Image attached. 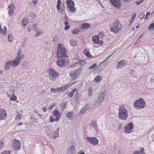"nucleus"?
Segmentation results:
<instances>
[{
    "label": "nucleus",
    "instance_id": "nucleus-1",
    "mask_svg": "<svg viewBox=\"0 0 154 154\" xmlns=\"http://www.w3.org/2000/svg\"><path fill=\"white\" fill-rule=\"evenodd\" d=\"M22 53L21 50L20 49L17 54L16 57L14 60H9L6 62L4 67V69L5 70L8 71L9 69L10 65L14 67L17 66L20 64L24 57V55L22 54Z\"/></svg>",
    "mask_w": 154,
    "mask_h": 154
},
{
    "label": "nucleus",
    "instance_id": "nucleus-2",
    "mask_svg": "<svg viewBox=\"0 0 154 154\" xmlns=\"http://www.w3.org/2000/svg\"><path fill=\"white\" fill-rule=\"evenodd\" d=\"M118 117L122 121H125L128 118V111L125 106L122 105L118 108Z\"/></svg>",
    "mask_w": 154,
    "mask_h": 154
},
{
    "label": "nucleus",
    "instance_id": "nucleus-3",
    "mask_svg": "<svg viewBox=\"0 0 154 154\" xmlns=\"http://www.w3.org/2000/svg\"><path fill=\"white\" fill-rule=\"evenodd\" d=\"M56 54L58 58H63L66 56V50L62 44H58Z\"/></svg>",
    "mask_w": 154,
    "mask_h": 154
},
{
    "label": "nucleus",
    "instance_id": "nucleus-4",
    "mask_svg": "<svg viewBox=\"0 0 154 154\" xmlns=\"http://www.w3.org/2000/svg\"><path fill=\"white\" fill-rule=\"evenodd\" d=\"M122 27V25L119 23L118 20H115L110 26V30L114 33H117L121 30Z\"/></svg>",
    "mask_w": 154,
    "mask_h": 154
},
{
    "label": "nucleus",
    "instance_id": "nucleus-5",
    "mask_svg": "<svg viewBox=\"0 0 154 154\" xmlns=\"http://www.w3.org/2000/svg\"><path fill=\"white\" fill-rule=\"evenodd\" d=\"M134 108L139 109L144 108L146 106V103L143 99L140 98L135 101L134 103Z\"/></svg>",
    "mask_w": 154,
    "mask_h": 154
},
{
    "label": "nucleus",
    "instance_id": "nucleus-6",
    "mask_svg": "<svg viewBox=\"0 0 154 154\" xmlns=\"http://www.w3.org/2000/svg\"><path fill=\"white\" fill-rule=\"evenodd\" d=\"M106 95V92L105 91L100 92L98 97L97 100L95 102V105L100 106L101 103L104 100V98Z\"/></svg>",
    "mask_w": 154,
    "mask_h": 154
},
{
    "label": "nucleus",
    "instance_id": "nucleus-7",
    "mask_svg": "<svg viewBox=\"0 0 154 154\" xmlns=\"http://www.w3.org/2000/svg\"><path fill=\"white\" fill-rule=\"evenodd\" d=\"M66 3L69 12L73 13L75 11L76 8L74 7L75 3L72 0H66Z\"/></svg>",
    "mask_w": 154,
    "mask_h": 154
},
{
    "label": "nucleus",
    "instance_id": "nucleus-8",
    "mask_svg": "<svg viewBox=\"0 0 154 154\" xmlns=\"http://www.w3.org/2000/svg\"><path fill=\"white\" fill-rule=\"evenodd\" d=\"M59 74L52 68L49 69L48 76L52 81H54L59 76Z\"/></svg>",
    "mask_w": 154,
    "mask_h": 154
},
{
    "label": "nucleus",
    "instance_id": "nucleus-9",
    "mask_svg": "<svg viewBox=\"0 0 154 154\" xmlns=\"http://www.w3.org/2000/svg\"><path fill=\"white\" fill-rule=\"evenodd\" d=\"M83 67V66H81L78 69H75L74 70H71L70 72L71 76L74 79L77 78L81 72L82 69Z\"/></svg>",
    "mask_w": 154,
    "mask_h": 154
},
{
    "label": "nucleus",
    "instance_id": "nucleus-10",
    "mask_svg": "<svg viewBox=\"0 0 154 154\" xmlns=\"http://www.w3.org/2000/svg\"><path fill=\"white\" fill-rule=\"evenodd\" d=\"M60 130L59 128H57L55 131L54 132H49L48 130H47L46 131L48 135L50 136L53 139H55L59 136V131Z\"/></svg>",
    "mask_w": 154,
    "mask_h": 154
},
{
    "label": "nucleus",
    "instance_id": "nucleus-11",
    "mask_svg": "<svg viewBox=\"0 0 154 154\" xmlns=\"http://www.w3.org/2000/svg\"><path fill=\"white\" fill-rule=\"evenodd\" d=\"M21 143L18 140L14 139L13 140L12 148L16 151H18L20 149Z\"/></svg>",
    "mask_w": 154,
    "mask_h": 154
},
{
    "label": "nucleus",
    "instance_id": "nucleus-12",
    "mask_svg": "<svg viewBox=\"0 0 154 154\" xmlns=\"http://www.w3.org/2000/svg\"><path fill=\"white\" fill-rule=\"evenodd\" d=\"M111 4L117 9H119L121 6V3L120 0H110Z\"/></svg>",
    "mask_w": 154,
    "mask_h": 154
},
{
    "label": "nucleus",
    "instance_id": "nucleus-13",
    "mask_svg": "<svg viewBox=\"0 0 154 154\" xmlns=\"http://www.w3.org/2000/svg\"><path fill=\"white\" fill-rule=\"evenodd\" d=\"M134 126L131 123L128 124L125 128V132L127 133H129L133 131Z\"/></svg>",
    "mask_w": 154,
    "mask_h": 154
},
{
    "label": "nucleus",
    "instance_id": "nucleus-14",
    "mask_svg": "<svg viewBox=\"0 0 154 154\" xmlns=\"http://www.w3.org/2000/svg\"><path fill=\"white\" fill-rule=\"evenodd\" d=\"M97 126L96 123H92L90 125V132L91 134L95 133L97 132Z\"/></svg>",
    "mask_w": 154,
    "mask_h": 154
},
{
    "label": "nucleus",
    "instance_id": "nucleus-15",
    "mask_svg": "<svg viewBox=\"0 0 154 154\" xmlns=\"http://www.w3.org/2000/svg\"><path fill=\"white\" fill-rule=\"evenodd\" d=\"M86 139L88 142L94 145H96L98 144V141L95 137H87Z\"/></svg>",
    "mask_w": 154,
    "mask_h": 154
},
{
    "label": "nucleus",
    "instance_id": "nucleus-16",
    "mask_svg": "<svg viewBox=\"0 0 154 154\" xmlns=\"http://www.w3.org/2000/svg\"><path fill=\"white\" fill-rule=\"evenodd\" d=\"M68 62V61L67 60L59 59L57 60V63L58 66H64L65 63Z\"/></svg>",
    "mask_w": 154,
    "mask_h": 154
},
{
    "label": "nucleus",
    "instance_id": "nucleus-17",
    "mask_svg": "<svg viewBox=\"0 0 154 154\" xmlns=\"http://www.w3.org/2000/svg\"><path fill=\"white\" fill-rule=\"evenodd\" d=\"M6 113L5 110L2 109H0V120H5L6 117Z\"/></svg>",
    "mask_w": 154,
    "mask_h": 154
},
{
    "label": "nucleus",
    "instance_id": "nucleus-18",
    "mask_svg": "<svg viewBox=\"0 0 154 154\" xmlns=\"http://www.w3.org/2000/svg\"><path fill=\"white\" fill-rule=\"evenodd\" d=\"M53 114L54 116L56 117L55 121L58 122L59 120L61 115V113L57 109L54 110L53 111Z\"/></svg>",
    "mask_w": 154,
    "mask_h": 154
},
{
    "label": "nucleus",
    "instance_id": "nucleus-19",
    "mask_svg": "<svg viewBox=\"0 0 154 154\" xmlns=\"http://www.w3.org/2000/svg\"><path fill=\"white\" fill-rule=\"evenodd\" d=\"M70 87V85L69 84L63 85L62 87L59 88V92L65 91Z\"/></svg>",
    "mask_w": 154,
    "mask_h": 154
},
{
    "label": "nucleus",
    "instance_id": "nucleus-20",
    "mask_svg": "<svg viewBox=\"0 0 154 154\" xmlns=\"http://www.w3.org/2000/svg\"><path fill=\"white\" fill-rule=\"evenodd\" d=\"M90 25L88 23H83L81 25L80 28L82 30L87 29L90 28Z\"/></svg>",
    "mask_w": 154,
    "mask_h": 154
},
{
    "label": "nucleus",
    "instance_id": "nucleus-21",
    "mask_svg": "<svg viewBox=\"0 0 154 154\" xmlns=\"http://www.w3.org/2000/svg\"><path fill=\"white\" fill-rule=\"evenodd\" d=\"M36 25H33V27L34 28H35ZM35 32H36V34H35V36H38L41 35L43 33V31L42 30H39L37 28H35Z\"/></svg>",
    "mask_w": 154,
    "mask_h": 154
},
{
    "label": "nucleus",
    "instance_id": "nucleus-22",
    "mask_svg": "<svg viewBox=\"0 0 154 154\" xmlns=\"http://www.w3.org/2000/svg\"><path fill=\"white\" fill-rule=\"evenodd\" d=\"M125 65L124 61L122 60L117 63L116 67L117 69L122 68Z\"/></svg>",
    "mask_w": 154,
    "mask_h": 154
},
{
    "label": "nucleus",
    "instance_id": "nucleus-23",
    "mask_svg": "<svg viewBox=\"0 0 154 154\" xmlns=\"http://www.w3.org/2000/svg\"><path fill=\"white\" fill-rule=\"evenodd\" d=\"M83 53L88 57H92L91 55L90 54L89 50L88 48H85L83 51Z\"/></svg>",
    "mask_w": 154,
    "mask_h": 154
},
{
    "label": "nucleus",
    "instance_id": "nucleus-24",
    "mask_svg": "<svg viewBox=\"0 0 154 154\" xmlns=\"http://www.w3.org/2000/svg\"><path fill=\"white\" fill-rule=\"evenodd\" d=\"M74 113L73 112H70L66 113V116L67 118L69 119L70 120H72L73 119L72 117Z\"/></svg>",
    "mask_w": 154,
    "mask_h": 154
},
{
    "label": "nucleus",
    "instance_id": "nucleus-25",
    "mask_svg": "<svg viewBox=\"0 0 154 154\" xmlns=\"http://www.w3.org/2000/svg\"><path fill=\"white\" fill-rule=\"evenodd\" d=\"M99 38L97 35H95L93 37L92 40L93 42L95 44H98Z\"/></svg>",
    "mask_w": 154,
    "mask_h": 154
},
{
    "label": "nucleus",
    "instance_id": "nucleus-26",
    "mask_svg": "<svg viewBox=\"0 0 154 154\" xmlns=\"http://www.w3.org/2000/svg\"><path fill=\"white\" fill-rule=\"evenodd\" d=\"M2 25L0 24V32L2 34H4L6 35L7 32L6 28L5 27H4V30L3 29L1 28Z\"/></svg>",
    "mask_w": 154,
    "mask_h": 154
},
{
    "label": "nucleus",
    "instance_id": "nucleus-27",
    "mask_svg": "<svg viewBox=\"0 0 154 154\" xmlns=\"http://www.w3.org/2000/svg\"><path fill=\"white\" fill-rule=\"evenodd\" d=\"M144 149L143 148H142L140 149V151H135L134 152V154H143L144 152Z\"/></svg>",
    "mask_w": 154,
    "mask_h": 154
},
{
    "label": "nucleus",
    "instance_id": "nucleus-28",
    "mask_svg": "<svg viewBox=\"0 0 154 154\" xmlns=\"http://www.w3.org/2000/svg\"><path fill=\"white\" fill-rule=\"evenodd\" d=\"M102 78L100 76H97L95 77L94 81L95 82L97 83L100 82Z\"/></svg>",
    "mask_w": 154,
    "mask_h": 154
},
{
    "label": "nucleus",
    "instance_id": "nucleus-29",
    "mask_svg": "<svg viewBox=\"0 0 154 154\" xmlns=\"http://www.w3.org/2000/svg\"><path fill=\"white\" fill-rule=\"evenodd\" d=\"M28 22L27 18H25L22 20V23L24 26H26L28 24Z\"/></svg>",
    "mask_w": 154,
    "mask_h": 154
},
{
    "label": "nucleus",
    "instance_id": "nucleus-30",
    "mask_svg": "<svg viewBox=\"0 0 154 154\" xmlns=\"http://www.w3.org/2000/svg\"><path fill=\"white\" fill-rule=\"evenodd\" d=\"M88 107V106L86 105L85 106L81 109L80 111V113L81 114L84 113L87 110Z\"/></svg>",
    "mask_w": 154,
    "mask_h": 154
},
{
    "label": "nucleus",
    "instance_id": "nucleus-31",
    "mask_svg": "<svg viewBox=\"0 0 154 154\" xmlns=\"http://www.w3.org/2000/svg\"><path fill=\"white\" fill-rule=\"evenodd\" d=\"M51 91L54 93H57L59 92V88H52L51 89Z\"/></svg>",
    "mask_w": 154,
    "mask_h": 154
},
{
    "label": "nucleus",
    "instance_id": "nucleus-32",
    "mask_svg": "<svg viewBox=\"0 0 154 154\" xmlns=\"http://www.w3.org/2000/svg\"><path fill=\"white\" fill-rule=\"evenodd\" d=\"M136 17V13L133 14L132 15L131 18V19L129 24L131 25L132 24V22L134 20V19Z\"/></svg>",
    "mask_w": 154,
    "mask_h": 154
},
{
    "label": "nucleus",
    "instance_id": "nucleus-33",
    "mask_svg": "<svg viewBox=\"0 0 154 154\" xmlns=\"http://www.w3.org/2000/svg\"><path fill=\"white\" fill-rule=\"evenodd\" d=\"M70 43L72 46H74L76 45L77 42L76 40L74 39H71L70 41Z\"/></svg>",
    "mask_w": 154,
    "mask_h": 154
},
{
    "label": "nucleus",
    "instance_id": "nucleus-34",
    "mask_svg": "<svg viewBox=\"0 0 154 154\" xmlns=\"http://www.w3.org/2000/svg\"><path fill=\"white\" fill-rule=\"evenodd\" d=\"M61 4L60 0H58L57 1V8L58 11H60V5Z\"/></svg>",
    "mask_w": 154,
    "mask_h": 154
},
{
    "label": "nucleus",
    "instance_id": "nucleus-35",
    "mask_svg": "<svg viewBox=\"0 0 154 154\" xmlns=\"http://www.w3.org/2000/svg\"><path fill=\"white\" fill-rule=\"evenodd\" d=\"M79 32V30L78 28H75L72 31V34H78Z\"/></svg>",
    "mask_w": 154,
    "mask_h": 154
},
{
    "label": "nucleus",
    "instance_id": "nucleus-36",
    "mask_svg": "<svg viewBox=\"0 0 154 154\" xmlns=\"http://www.w3.org/2000/svg\"><path fill=\"white\" fill-rule=\"evenodd\" d=\"M67 103L66 102H64L63 104L61 105V107L62 110H64L66 108Z\"/></svg>",
    "mask_w": 154,
    "mask_h": 154
},
{
    "label": "nucleus",
    "instance_id": "nucleus-37",
    "mask_svg": "<svg viewBox=\"0 0 154 154\" xmlns=\"http://www.w3.org/2000/svg\"><path fill=\"white\" fill-rule=\"evenodd\" d=\"M8 37L9 41L10 42H12L13 40V36L12 35V34H9L8 35Z\"/></svg>",
    "mask_w": 154,
    "mask_h": 154
},
{
    "label": "nucleus",
    "instance_id": "nucleus-38",
    "mask_svg": "<svg viewBox=\"0 0 154 154\" xmlns=\"http://www.w3.org/2000/svg\"><path fill=\"white\" fill-rule=\"evenodd\" d=\"M154 28V23H151L149 26L148 29L149 30H152Z\"/></svg>",
    "mask_w": 154,
    "mask_h": 154
},
{
    "label": "nucleus",
    "instance_id": "nucleus-39",
    "mask_svg": "<svg viewBox=\"0 0 154 154\" xmlns=\"http://www.w3.org/2000/svg\"><path fill=\"white\" fill-rule=\"evenodd\" d=\"M9 10L8 14L10 15L11 16L14 14V11L13 8H9Z\"/></svg>",
    "mask_w": 154,
    "mask_h": 154
},
{
    "label": "nucleus",
    "instance_id": "nucleus-40",
    "mask_svg": "<svg viewBox=\"0 0 154 154\" xmlns=\"http://www.w3.org/2000/svg\"><path fill=\"white\" fill-rule=\"evenodd\" d=\"M96 66L97 64L96 63H94L90 66L88 68V69L89 70H91L92 69H94L96 67Z\"/></svg>",
    "mask_w": 154,
    "mask_h": 154
},
{
    "label": "nucleus",
    "instance_id": "nucleus-41",
    "mask_svg": "<svg viewBox=\"0 0 154 154\" xmlns=\"http://www.w3.org/2000/svg\"><path fill=\"white\" fill-rule=\"evenodd\" d=\"M145 16V14L144 13L142 12L140 14L139 16V17L140 19H143Z\"/></svg>",
    "mask_w": 154,
    "mask_h": 154
},
{
    "label": "nucleus",
    "instance_id": "nucleus-42",
    "mask_svg": "<svg viewBox=\"0 0 154 154\" xmlns=\"http://www.w3.org/2000/svg\"><path fill=\"white\" fill-rule=\"evenodd\" d=\"M92 89L91 88V87H90L88 91V96H91L92 95Z\"/></svg>",
    "mask_w": 154,
    "mask_h": 154
},
{
    "label": "nucleus",
    "instance_id": "nucleus-43",
    "mask_svg": "<svg viewBox=\"0 0 154 154\" xmlns=\"http://www.w3.org/2000/svg\"><path fill=\"white\" fill-rule=\"evenodd\" d=\"M0 154H10V152L9 151H4L2 152Z\"/></svg>",
    "mask_w": 154,
    "mask_h": 154
},
{
    "label": "nucleus",
    "instance_id": "nucleus-44",
    "mask_svg": "<svg viewBox=\"0 0 154 154\" xmlns=\"http://www.w3.org/2000/svg\"><path fill=\"white\" fill-rule=\"evenodd\" d=\"M55 105H56L55 103H53L52 105L51 106H50L48 107V109H49L51 110L53 109V107H54L55 106Z\"/></svg>",
    "mask_w": 154,
    "mask_h": 154
},
{
    "label": "nucleus",
    "instance_id": "nucleus-45",
    "mask_svg": "<svg viewBox=\"0 0 154 154\" xmlns=\"http://www.w3.org/2000/svg\"><path fill=\"white\" fill-rule=\"evenodd\" d=\"M17 98V97L16 96H13L11 97L10 100L12 101H15Z\"/></svg>",
    "mask_w": 154,
    "mask_h": 154
},
{
    "label": "nucleus",
    "instance_id": "nucleus-46",
    "mask_svg": "<svg viewBox=\"0 0 154 154\" xmlns=\"http://www.w3.org/2000/svg\"><path fill=\"white\" fill-rule=\"evenodd\" d=\"M85 63V61L84 60H82L79 61V63L81 65H83Z\"/></svg>",
    "mask_w": 154,
    "mask_h": 154
},
{
    "label": "nucleus",
    "instance_id": "nucleus-47",
    "mask_svg": "<svg viewBox=\"0 0 154 154\" xmlns=\"http://www.w3.org/2000/svg\"><path fill=\"white\" fill-rule=\"evenodd\" d=\"M4 146V143L2 141H0V149L3 148Z\"/></svg>",
    "mask_w": 154,
    "mask_h": 154
},
{
    "label": "nucleus",
    "instance_id": "nucleus-48",
    "mask_svg": "<svg viewBox=\"0 0 154 154\" xmlns=\"http://www.w3.org/2000/svg\"><path fill=\"white\" fill-rule=\"evenodd\" d=\"M22 116L20 114H18L17 115L16 118L17 120H19L21 118Z\"/></svg>",
    "mask_w": 154,
    "mask_h": 154
},
{
    "label": "nucleus",
    "instance_id": "nucleus-49",
    "mask_svg": "<svg viewBox=\"0 0 154 154\" xmlns=\"http://www.w3.org/2000/svg\"><path fill=\"white\" fill-rule=\"evenodd\" d=\"M30 16L31 17L35 18L36 17V14L33 13H31L30 14Z\"/></svg>",
    "mask_w": 154,
    "mask_h": 154
},
{
    "label": "nucleus",
    "instance_id": "nucleus-50",
    "mask_svg": "<svg viewBox=\"0 0 154 154\" xmlns=\"http://www.w3.org/2000/svg\"><path fill=\"white\" fill-rule=\"evenodd\" d=\"M14 7V5L13 4H11L10 5L8 8V9L12 8H13Z\"/></svg>",
    "mask_w": 154,
    "mask_h": 154
},
{
    "label": "nucleus",
    "instance_id": "nucleus-51",
    "mask_svg": "<svg viewBox=\"0 0 154 154\" xmlns=\"http://www.w3.org/2000/svg\"><path fill=\"white\" fill-rule=\"evenodd\" d=\"M55 119H54L52 116H51L50 117V122H53L55 121Z\"/></svg>",
    "mask_w": 154,
    "mask_h": 154
},
{
    "label": "nucleus",
    "instance_id": "nucleus-52",
    "mask_svg": "<svg viewBox=\"0 0 154 154\" xmlns=\"http://www.w3.org/2000/svg\"><path fill=\"white\" fill-rule=\"evenodd\" d=\"M150 12H148L146 13V17H145V20H146L148 18V15H150Z\"/></svg>",
    "mask_w": 154,
    "mask_h": 154
},
{
    "label": "nucleus",
    "instance_id": "nucleus-53",
    "mask_svg": "<svg viewBox=\"0 0 154 154\" xmlns=\"http://www.w3.org/2000/svg\"><path fill=\"white\" fill-rule=\"evenodd\" d=\"M70 27V25H68L67 26H66L64 27V29L65 30H67V29H69Z\"/></svg>",
    "mask_w": 154,
    "mask_h": 154
},
{
    "label": "nucleus",
    "instance_id": "nucleus-54",
    "mask_svg": "<svg viewBox=\"0 0 154 154\" xmlns=\"http://www.w3.org/2000/svg\"><path fill=\"white\" fill-rule=\"evenodd\" d=\"M73 94L74 93L71 92L69 93V94L68 95V96L70 97H71L73 96Z\"/></svg>",
    "mask_w": 154,
    "mask_h": 154
},
{
    "label": "nucleus",
    "instance_id": "nucleus-55",
    "mask_svg": "<svg viewBox=\"0 0 154 154\" xmlns=\"http://www.w3.org/2000/svg\"><path fill=\"white\" fill-rule=\"evenodd\" d=\"M42 110L44 112H45L47 110V109L46 106L43 107H42Z\"/></svg>",
    "mask_w": 154,
    "mask_h": 154
},
{
    "label": "nucleus",
    "instance_id": "nucleus-56",
    "mask_svg": "<svg viewBox=\"0 0 154 154\" xmlns=\"http://www.w3.org/2000/svg\"><path fill=\"white\" fill-rule=\"evenodd\" d=\"M45 92L44 91H42L41 92L40 94V95L41 96H43L45 94Z\"/></svg>",
    "mask_w": 154,
    "mask_h": 154
},
{
    "label": "nucleus",
    "instance_id": "nucleus-57",
    "mask_svg": "<svg viewBox=\"0 0 154 154\" xmlns=\"http://www.w3.org/2000/svg\"><path fill=\"white\" fill-rule=\"evenodd\" d=\"M113 53H112V54H111L108 57H107L106 59L104 60L103 62H102L99 65L101 64V63H102L103 62H104V61H105V60H107V59H108V58L109 57H110L113 54Z\"/></svg>",
    "mask_w": 154,
    "mask_h": 154
},
{
    "label": "nucleus",
    "instance_id": "nucleus-58",
    "mask_svg": "<svg viewBox=\"0 0 154 154\" xmlns=\"http://www.w3.org/2000/svg\"><path fill=\"white\" fill-rule=\"evenodd\" d=\"M33 3L34 5L37 4L38 1L37 0H32Z\"/></svg>",
    "mask_w": 154,
    "mask_h": 154
},
{
    "label": "nucleus",
    "instance_id": "nucleus-59",
    "mask_svg": "<svg viewBox=\"0 0 154 154\" xmlns=\"http://www.w3.org/2000/svg\"><path fill=\"white\" fill-rule=\"evenodd\" d=\"M144 0H140V1L137 2L136 4L137 5H138L141 3Z\"/></svg>",
    "mask_w": 154,
    "mask_h": 154
},
{
    "label": "nucleus",
    "instance_id": "nucleus-60",
    "mask_svg": "<svg viewBox=\"0 0 154 154\" xmlns=\"http://www.w3.org/2000/svg\"><path fill=\"white\" fill-rule=\"evenodd\" d=\"M131 72H130L132 76H135V75L134 74V72H135L134 71H131Z\"/></svg>",
    "mask_w": 154,
    "mask_h": 154
},
{
    "label": "nucleus",
    "instance_id": "nucleus-61",
    "mask_svg": "<svg viewBox=\"0 0 154 154\" xmlns=\"http://www.w3.org/2000/svg\"><path fill=\"white\" fill-rule=\"evenodd\" d=\"M103 42L102 40L99 41L98 40V44L100 45H102L103 44Z\"/></svg>",
    "mask_w": 154,
    "mask_h": 154
},
{
    "label": "nucleus",
    "instance_id": "nucleus-62",
    "mask_svg": "<svg viewBox=\"0 0 154 154\" xmlns=\"http://www.w3.org/2000/svg\"><path fill=\"white\" fill-rule=\"evenodd\" d=\"M25 43H26V42H25L23 41V42L22 43V47H23L25 46Z\"/></svg>",
    "mask_w": 154,
    "mask_h": 154
},
{
    "label": "nucleus",
    "instance_id": "nucleus-63",
    "mask_svg": "<svg viewBox=\"0 0 154 154\" xmlns=\"http://www.w3.org/2000/svg\"><path fill=\"white\" fill-rule=\"evenodd\" d=\"M78 154H85V153L82 151H80L78 153Z\"/></svg>",
    "mask_w": 154,
    "mask_h": 154
},
{
    "label": "nucleus",
    "instance_id": "nucleus-64",
    "mask_svg": "<svg viewBox=\"0 0 154 154\" xmlns=\"http://www.w3.org/2000/svg\"><path fill=\"white\" fill-rule=\"evenodd\" d=\"M69 23L67 21H66L64 22V24L66 26H67L68 25V24Z\"/></svg>",
    "mask_w": 154,
    "mask_h": 154
}]
</instances>
